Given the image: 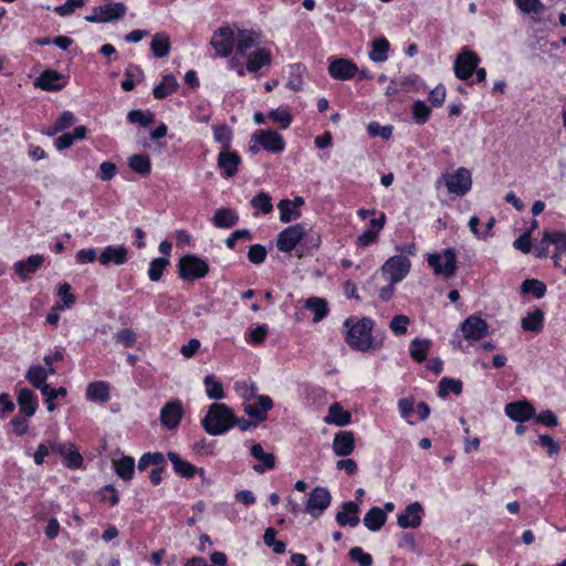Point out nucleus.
Here are the masks:
<instances>
[{"label":"nucleus","mask_w":566,"mask_h":566,"mask_svg":"<svg viewBox=\"0 0 566 566\" xmlns=\"http://www.w3.org/2000/svg\"><path fill=\"white\" fill-rule=\"evenodd\" d=\"M235 422L231 409L224 403H212L202 419L205 430L211 436L228 431Z\"/></svg>","instance_id":"1"},{"label":"nucleus","mask_w":566,"mask_h":566,"mask_svg":"<svg viewBox=\"0 0 566 566\" xmlns=\"http://www.w3.org/2000/svg\"><path fill=\"white\" fill-rule=\"evenodd\" d=\"M346 326H348L346 342L352 348L365 352L371 347V329L374 322L370 318H361L353 325H350V321L347 319Z\"/></svg>","instance_id":"2"},{"label":"nucleus","mask_w":566,"mask_h":566,"mask_svg":"<svg viewBox=\"0 0 566 566\" xmlns=\"http://www.w3.org/2000/svg\"><path fill=\"white\" fill-rule=\"evenodd\" d=\"M55 374V369L53 367H46L41 365H31L25 374V379L36 389L41 391L43 396H55L56 394H61V396H65L67 390L65 387H60L57 389L51 388L49 384H46V379L50 375Z\"/></svg>","instance_id":"3"},{"label":"nucleus","mask_w":566,"mask_h":566,"mask_svg":"<svg viewBox=\"0 0 566 566\" xmlns=\"http://www.w3.org/2000/svg\"><path fill=\"white\" fill-rule=\"evenodd\" d=\"M555 245V253L553 254L554 265L559 268L562 256L566 254V232H549L544 231L542 240L535 247V254L537 258H545L548 254V245Z\"/></svg>","instance_id":"4"},{"label":"nucleus","mask_w":566,"mask_h":566,"mask_svg":"<svg viewBox=\"0 0 566 566\" xmlns=\"http://www.w3.org/2000/svg\"><path fill=\"white\" fill-rule=\"evenodd\" d=\"M179 275L185 281H195L205 277L209 272L208 263L196 256L185 255L178 262Z\"/></svg>","instance_id":"5"},{"label":"nucleus","mask_w":566,"mask_h":566,"mask_svg":"<svg viewBox=\"0 0 566 566\" xmlns=\"http://www.w3.org/2000/svg\"><path fill=\"white\" fill-rule=\"evenodd\" d=\"M126 6L123 2H109L105 6L94 8L90 15L85 17L88 22L108 23L120 20L126 14Z\"/></svg>","instance_id":"6"},{"label":"nucleus","mask_w":566,"mask_h":566,"mask_svg":"<svg viewBox=\"0 0 566 566\" xmlns=\"http://www.w3.org/2000/svg\"><path fill=\"white\" fill-rule=\"evenodd\" d=\"M428 263L437 275L447 279L453 276L457 270V258L450 249L439 254H430L428 256Z\"/></svg>","instance_id":"7"},{"label":"nucleus","mask_w":566,"mask_h":566,"mask_svg":"<svg viewBox=\"0 0 566 566\" xmlns=\"http://www.w3.org/2000/svg\"><path fill=\"white\" fill-rule=\"evenodd\" d=\"M447 189L450 193L464 196L472 187V177L467 168H458L451 174L444 176Z\"/></svg>","instance_id":"8"},{"label":"nucleus","mask_w":566,"mask_h":566,"mask_svg":"<svg viewBox=\"0 0 566 566\" xmlns=\"http://www.w3.org/2000/svg\"><path fill=\"white\" fill-rule=\"evenodd\" d=\"M410 265V261L406 256H391L381 266V273L387 276L392 284H396L407 276Z\"/></svg>","instance_id":"9"},{"label":"nucleus","mask_w":566,"mask_h":566,"mask_svg":"<svg viewBox=\"0 0 566 566\" xmlns=\"http://www.w3.org/2000/svg\"><path fill=\"white\" fill-rule=\"evenodd\" d=\"M251 142L260 144L262 149L279 154L285 149L283 137L273 129H262L251 136Z\"/></svg>","instance_id":"10"},{"label":"nucleus","mask_w":566,"mask_h":566,"mask_svg":"<svg viewBox=\"0 0 566 566\" xmlns=\"http://www.w3.org/2000/svg\"><path fill=\"white\" fill-rule=\"evenodd\" d=\"M210 43L219 56L227 57L234 48L235 34L230 27H221L213 33Z\"/></svg>","instance_id":"11"},{"label":"nucleus","mask_w":566,"mask_h":566,"mask_svg":"<svg viewBox=\"0 0 566 566\" xmlns=\"http://www.w3.org/2000/svg\"><path fill=\"white\" fill-rule=\"evenodd\" d=\"M306 235V224L298 223L283 230L277 237V248L291 252Z\"/></svg>","instance_id":"12"},{"label":"nucleus","mask_w":566,"mask_h":566,"mask_svg":"<svg viewBox=\"0 0 566 566\" xmlns=\"http://www.w3.org/2000/svg\"><path fill=\"white\" fill-rule=\"evenodd\" d=\"M480 57L472 51L464 50L458 54L454 61V74L459 80H468L476 70Z\"/></svg>","instance_id":"13"},{"label":"nucleus","mask_w":566,"mask_h":566,"mask_svg":"<svg viewBox=\"0 0 566 566\" xmlns=\"http://www.w3.org/2000/svg\"><path fill=\"white\" fill-rule=\"evenodd\" d=\"M463 337L469 342H478L489 334L488 323L478 315H471L461 324Z\"/></svg>","instance_id":"14"},{"label":"nucleus","mask_w":566,"mask_h":566,"mask_svg":"<svg viewBox=\"0 0 566 566\" xmlns=\"http://www.w3.org/2000/svg\"><path fill=\"white\" fill-rule=\"evenodd\" d=\"M331 499V493L325 488L317 486L311 492L305 510L313 517H317L328 507Z\"/></svg>","instance_id":"15"},{"label":"nucleus","mask_w":566,"mask_h":566,"mask_svg":"<svg viewBox=\"0 0 566 566\" xmlns=\"http://www.w3.org/2000/svg\"><path fill=\"white\" fill-rule=\"evenodd\" d=\"M422 505L418 502L409 504L405 511L398 515V525L402 528H416L422 521Z\"/></svg>","instance_id":"16"},{"label":"nucleus","mask_w":566,"mask_h":566,"mask_svg":"<svg viewBox=\"0 0 566 566\" xmlns=\"http://www.w3.org/2000/svg\"><path fill=\"white\" fill-rule=\"evenodd\" d=\"M505 413L514 421L523 422L534 417L535 409L526 400L510 402L505 406Z\"/></svg>","instance_id":"17"},{"label":"nucleus","mask_w":566,"mask_h":566,"mask_svg":"<svg viewBox=\"0 0 566 566\" xmlns=\"http://www.w3.org/2000/svg\"><path fill=\"white\" fill-rule=\"evenodd\" d=\"M272 63V53L268 49H256L247 55V71L258 74L262 67H268Z\"/></svg>","instance_id":"18"},{"label":"nucleus","mask_w":566,"mask_h":566,"mask_svg":"<svg viewBox=\"0 0 566 566\" xmlns=\"http://www.w3.org/2000/svg\"><path fill=\"white\" fill-rule=\"evenodd\" d=\"M261 43V33L253 30H239L235 34L237 55H243L248 50Z\"/></svg>","instance_id":"19"},{"label":"nucleus","mask_w":566,"mask_h":566,"mask_svg":"<svg viewBox=\"0 0 566 566\" xmlns=\"http://www.w3.org/2000/svg\"><path fill=\"white\" fill-rule=\"evenodd\" d=\"M256 401L244 403V412L255 418L259 421H263L266 418L268 411L273 407V401L269 396H258Z\"/></svg>","instance_id":"20"},{"label":"nucleus","mask_w":566,"mask_h":566,"mask_svg":"<svg viewBox=\"0 0 566 566\" xmlns=\"http://www.w3.org/2000/svg\"><path fill=\"white\" fill-rule=\"evenodd\" d=\"M240 163L239 155L230 149L221 150L217 159L219 169L222 170L223 176L227 178H231L237 174Z\"/></svg>","instance_id":"21"},{"label":"nucleus","mask_w":566,"mask_h":566,"mask_svg":"<svg viewBox=\"0 0 566 566\" xmlns=\"http://www.w3.org/2000/svg\"><path fill=\"white\" fill-rule=\"evenodd\" d=\"M355 449V437L352 431H339L333 439V451L337 457L349 455Z\"/></svg>","instance_id":"22"},{"label":"nucleus","mask_w":566,"mask_h":566,"mask_svg":"<svg viewBox=\"0 0 566 566\" xmlns=\"http://www.w3.org/2000/svg\"><path fill=\"white\" fill-rule=\"evenodd\" d=\"M328 72L336 80H348L355 76L357 66L349 60L336 59L331 62Z\"/></svg>","instance_id":"23"},{"label":"nucleus","mask_w":566,"mask_h":566,"mask_svg":"<svg viewBox=\"0 0 566 566\" xmlns=\"http://www.w3.org/2000/svg\"><path fill=\"white\" fill-rule=\"evenodd\" d=\"M17 401L19 406V415H23L25 417H33L38 409V399L33 391L28 388H22L19 390L17 396Z\"/></svg>","instance_id":"24"},{"label":"nucleus","mask_w":566,"mask_h":566,"mask_svg":"<svg viewBox=\"0 0 566 566\" xmlns=\"http://www.w3.org/2000/svg\"><path fill=\"white\" fill-rule=\"evenodd\" d=\"M182 417V408L179 401L167 403L160 412V420L164 427L175 429Z\"/></svg>","instance_id":"25"},{"label":"nucleus","mask_w":566,"mask_h":566,"mask_svg":"<svg viewBox=\"0 0 566 566\" xmlns=\"http://www.w3.org/2000/svg\"><path fill=\"white\" fill-rule=\"evenodd\" d=\"M168 458L174 467V470L184 478L190 479L195 474H199L201 479H205V470L197 469L190 462L182 460L178 454L174 452L168 453Z\"/></svg>","instance_id":"26"},{"label":"nucleus","mask_w":566,"mask_h":566,"mask_svg":"<svg viewBox=\"0 0 566 566\" xmlns=\"http://www.w3.org/2000/svg\"><path fill=\"white\" fill-rule=\"evenodd\" d=\"M251 455L259 461V464L253 465V470L258 473H263L265 470H270L275 464V457L273 453L265 452L260 443L252 444Z\"/></svg>","instance_id":"27"},{"label":"nucleus","mask_w":566,"mask_h":566,"mask_svg":"<svg viewBox=\"0 0 566 566\" xmlns=\"http://www.w3.org/2000/svg\"><path fill=\"white\" fill-rule=\"evenodd\" d=\"M62 78V74L54 70H46L38 76L33 85L43 91H60L63 85L60 84V80Z\"/></svg>","instance_id":"28"},{"label":"nucleus","mask_w":566,"mask_h":566,"mask_svg":"<svg viewBox=\"0 0 566 566\" xmlns=\"http://www.w3.org/2000/svg\"><path fill=\"white\" fill-rule=\"evenodd\" d=\"M98 261L102 265H107L109 263L122 265L127 261V249L123 245H108L99 254Z\"/></svg>","instance_id":"29"},{"label":"nucleus","mask_w":566,"mask_h":566,"mask_svg":"<svg viewBox=\"0 0 566 566\" xmlns=\"http://www.w3.org/2000/svg\"><path fill=\"white\" fill-rule=\"evenodd\" d=\"M44 263V258L39 254L29 256L25 261H19L14 264V271L23 280H28Z\"/></svg>","instance_id":"30"},{"label":"nucleus","mask_w":566,"mask_h":566,"mask_svg":"<svg viewBox=\"0 0 566 566\" xmlns=\"http://www.w3.org/2000/svg\"><path fill=\"white\" fill-rule=\"evenodd\" d=\"M352 421V415L349 411L344 410V408L338 403L334 402L328 408V413L324 418V422L328 424H335L338 427H344L349 424Z\"/></svg>","instance_id":"31"},{"label":"nucleus","mask_w":566,"mask_h":566,"mask_svg":"<svg viewBox=\"0 0 566 566\" xmlns=\"http://www.w3.org/2000/svg\"><path fill=\"white\" fill-rule=\"evenodd\" d=\"M86 398L91 401L105 403L109 400V386L105 381H94L86 387Z\"/></svg>","instance_id":"32"},{"label":"nucleus","mask_w":566,"mask_h":566,"mask_svg":"<svg viewBox=\"0 0 566 566\" xmlns=\"http://www.w3.org/2000/svg\"><path fill=\"white\" fill-rule=\"evenodd\" d=\"M52 450L57 451L63 458L67 467L70 468H80L83 458L82 455L74 450L73 444L64 443V444H55L51 446Z\"/></svg>","instance_id":"33"},{"label":"nucleus","mask_w":566,"mask_h":566,"mask_svg":"<svg viewBox=\"0 0 566 566\" xmlns=\"http://www.w3.org/2000/svg\"><path fill=\"white\" fill-rule=\"evenodd\" d=\"M359 506L357 503L347 502L343 505V510L337 513L336 521L339 525L345 526H356L359 523V517L357 515Z\"/></svg>","instance_id":"34"},{"label":"nucleus","mask_w":566,"mask_h":566,"mask_svg":"<svg viewBox=\"0 0 566 566\" xmlns=\"http://www.w3.org/2000/svg\"><path fill=\"white\" fill-rule=\"evenodd\" d=\"M150 50L155 57L167 56L170 52V38L164 32L153 35L150 41Z\"/></svg>","instance_id":"35"},{"label":"nucleus","mask_w":566,"mask_h":566,"mask_svg":"<svg viewBox=\"0 0 566 566\" xmlns=\"http://www.w3.org/2000/svg\"><path fill=\"white\" fill-rule=\"evenodd\" d=\"M305 308L313 312V322H321L328 314V305L326 300L322 297L312 296L305 300Z\"/></svg>","instance_id":"36"},{"label":"nucleus","mask_w":566,"mask_h":566,"mask_svg":"<svg viewBox=\"0 0 566 566\" xmlns=\"http://www.w3.org/2000/svg\"><path fill=\"white\" fill-rule=\"evenodd\" d=\"M115 472L123 480L129 481L134 475L135 461L133 458L123 455L112 460Z\"/></svg>","instance_id":"37"},{"label":"nucleus","mask_w":566,"mask_h":566,"mask_svg":"<svg viewBox=\"0 0 566 566\" xmlns=\"http://www.w3.org/2000/svg\"><path fill=\"white\" fill-rule=\"evenodd\" d=\"M545 314L542 310L536 308L522 318V328L526 332L539 333L543 329Z\"/></svg>","instance_id":"38"},{"label":"nucleus","mask_w":566,"mask_h":566,"mask_svg":"<svg viewBox=\"0 0 566 566\" xmlns=\"http://www.w3.org/2000/svg\"><path fill=\"white\" fill-rule=\"evenodd\" d=\"M387 515L380 507L370 509L364 516V525L373 532L379 531L385 524Z\"/></svg>","instance_id":"39"},{"label":"nucleus","mask_w":566,"mask_h":566,"mask_svg":"<svg viewBox=\"0 0 566 566\" xmlns=\"http://www.w3.org/2000/svg\"><path fill=\"white\" fill-rule=\"evenodd\" d=\"M239 220L238 214L228 208L218 209L212 218V223L217 228H231Z\"/></svg>","instance_id":"40"},{"label":"nucleus","mask_w":566,"mask_h":566,"mask_svg":"<svg viewBox=\"0 0 566 566\" xmlns=\"http://www.w3.org/2000/svg\"><path fill=\"white\" fill-rule=\"evenodd\" d=\"M389 46V42L385 38L375 39L368 54L369 59L376 63L385 62L388 59Z\"/></svg>","instance_id":"41"},{"label":"nucleus","mask_w":566,"mask_h":566,"mask_svg":"<svg viewBox=\"0 0 566 566\" xmlns=\"http://www.w3.org/2000/svg\"><path fill=\"white\" fill-rule=\"evenodd\" d=\"M178 82L172 75H165L161 82L154 88V96L157 99L165 98L176 92Z\"/></svg>","instance_id":"42"},{"label":"nucleus","mask_w":566,"mask_h":566,"mask_svg":"<svg viewBox=\"0 0 566 566\" xmlns=\"http://www.w3.org/2000/svg\"><path fill=\"white\" fill-rule=\"evenodd\" d=\"M75 123V116L71 112H63L55 123L51 126H49L45 130V134L49 136H53L60 132L65 130L66 128L71 127Z\"/></svg>","instance_id":"43"},{"label":"nucleus","mask_w":566,"mask_h":566,"mask_svg":"<svg viewBox=\"0 0 566 566\" xmlns=\"http://www.w3.org/2000/svg\"><path fill=\"white\" fill-rule=\"evenodd\" d=\"M128 166L135 172L147 176L151 168L150 158L147 155H133L128 158Z\"/></svg>","instance_id":"44"},{"label":"nucleus","mask_w":566,"mask_h":566,"mask_svg":"<svg viewBox=\"0 0 566 566\" xmlns=\"http://www.w3.org/2000/svg\"><path fill=\"white\" fill-rule=\"evenodd\" d=\"M233 133L230 127L226 125H217L213 127V139L220 144L221 150L230 149Z\"/></svg>","instance_id":"45"},{"label":"nucleus","mask_w":566,"mask_h":566,"mask_svg":"<svg viewBox=\"0 0 566 566\" xmlns=\"http://www.w3.org/2000/svg\"><path fill=\"white\" fill-rule=\"evenodd\" d=\"M430 345L429 339H413L410 345V356L419 363L424 360Z\"/></svg>","instance_id":"46"},{"label":"nucleus","mask_w":566,"mask_h":566,"mask_svg":"<svg viewBox=\"0 0 566 566\" xmlns=\"http://www.w3.org/2000/svg\"><path fill=\"white\" fill-rule=\"evenodd\" d=\"M277 208L280 210V220L284 223L291 222L301 217V211H296L289 199L281 200L277 203Z\"/></svg>","instance_id":"47"},{"label":"nucleus","mask_w":566,"mask_h":566,"mask_svg":"<svg viewBox=\"0 0 566 566\" xmlns=\"http://www.w3.org/2000/svg\"><path fill=\"white\" fill-rule=\"evenodd\" d=\"M203 384L206 387V392L211 399H221L223 398V387L221 382H219L214 376L208 375L203 379Z\"/></svg>","instance_id":"48"},{"label":"nucleus","mask_w":566,"mask_h":566,"mask_svg":"<svg viewBox=\"0 0 566 566\" xmlns=\"http://www.w3.org/2000/svg\"><path fill=\"white\" fill-rule=\"evenodd\" d=\"M269 118L277 123L283 129L287 128L292 123V114L286 107L272 109L269 113Z\"/></svg>","instance_id":"49"},{"label":"nucleus","mask_w":566,"mask_h":566,"mask_svg":"<svg viewBox=\"0 0 566 566\" xmlns=\"http://www.w3.org/2000/svg\"><path fill=\"white\" fill-rule=\"evenodd\" d=\"M57 295L61 297L62 303L55 305V310L70 308L75 303V297L71 293V285L67 283H63L60 285L57 290Z\"/></svg>","instance_id":"50"},{"label":"nucleus","mask_w":566,"mask_h":566,"mask_svg":"<svg viewBox=\"0 0 566 566\" xmlns=\"http://www.w3.org/2000/svg\"><path fill=\"white\" fill-rule=\"evenodd\" d=\"M412 117L418 124H424L431 114L430 107L422 101H416L411 107Z\"/></svg>","instance_id":"51"},{"label":"nucleus","mask_w":566,"mask_h":566,"mask_svg":"<svg viewBox=\"0 0 566 566\" xmlns=\"http://www.w3.org/2000/svg\"><path fill=\"white\" fill-rule=\"evenodd\" d=\"M521 289L523 293H532L537 298L543 297L546 292V285L542 281L535 279L525 280L522 283Z\"/></svg>","instance_id":"52"},{"label":"nucleus","mask_w":566,"mask_h":566,"mask_svg":"<svg viewBox=\"0 0 566 566\" xmlns=\"http://www.w3.org/2000/svg\"><path fill=\"white\" fill-rule=\"evenodd\" d=\"M28 418L29 417H25L23 415H17L11 419L10 427L14 436L23 437L29 432L30 423Z\"/></svg>","instance_id":"53"},{"label":"nucleus","mask_w":566,"mask_h":566,"mask_svg":"<svg viewBox=\"0 0 566 566\" xmlns=\"http://www.w3.org/2000/svg\"><path fill=\"white\" fill-rule=\"evenodd\" d=\"M164 462H165V458H164L163 453H160V452L146 453L140 458V460L138 462V469L140 471H144L149 465H156L157 468H163Z\"/></svg>","instance_id":"54"},{"label":"nucleus","mask_w":566,"mask_h":566,"mask_svg":"<svg viewBox=\"0 0 566 566\" xmlns=\"http://www.w3.org/2000/svg\"><path fill=\"white\" fill-rule=\"evenodd\" d=\"M410 319L407 315H396L389 323V328L395 335H405L408 329Z\"/></svg>","instance_id":"55"},{"label":"nucleus","mask_w":566,"mask_h":566,"mask_svg":"<svg viewBox=\"0 0 566 566\" xmlns=\"http://www.w3.org/2000/svg\"><path fill=\"white\" fill-rule=\"evenodd\" d=\"M169 264L168 259L165 258H158L150 262L149 270H148V276L151 281H158L166 266Z\"/></svg>","instance_id":"56"},{"label":"nucleus","mask_w":566,"mask_h":566,"mask_svg":"<svg viewBox=\"0 0 566 566\" xmlns=\"http://www.w3.org/2000/svg\"><path fill=\"white\" fill-rule=\"evenodd\" d=\"M462 389V382L455 379L443 378L440 381L439 396L444 397L449 392L459 395Z\"/></svg>","instance_id":"57"},{"label":"nucleus","mask_w":566,"mask_h":566,"mask_svg":"<svg viewBox=\"0 0 566 566\" xmlns=\"http://www.w3.org/2000/svg\"><path fill=\"white\" fill-rule=\"evenodd\" d=\"M276 532L274 528L269 527L264 532V543L273 548V552L276 554H282L285 551V544L282 541L275 539Z\"/></svg>","instance_id":"58"},{"label":"nucleus","mask_w":566,"mask_h":566,"mask_svg":"<svg viewBox=\"0 0 566 566\" xmlns=\"http://www.w3.org/2000/svg\"><path fill=\"white\" fill-rule=\"evenodd\" d=\"M367 132L371 137H380L387 140L392 134V127L389 125L381 126L378 123L373 122L367 125Z\"/></svg>","instance_id":"59"},{"label":"nucleus","mask_w":566,"mask_h":566,"mask_svg":"<svg viewBox=\"0 0 566 566\" xmlns=\"http://www.w3.org/2000/svg\"><path fill=\"white\" fill-rule=\"evenodd\" d=\"M251 205L253 206V208L261 210L264 213H270L273 209L271 197L265 192H260L259 195H256L252 199Z\"/></svg>","instance_id":"60"},{"label":"nucleus","mask_w":566,"mask_h":566,"mask_svg":"<svg viewBox=\"0 0 566 566\" xmlns=\"http://www.w3.org/2000/svg\"><path fill=\"white\" fill-rule=\"evenodd\" d=\"M349 557L360 566H370L373 564V557L368 553H365L360 547L352 548L349 551Z\"/></svg>","instance_id":"61"},{"label":"nucleus","mask_w":566,"mask_h":566,"mask_svg":"<svg viewBox=\"0 0 566 566\" xmlns=\"http://www.w3.org/2000/svg\"><path fill=\"white\" fill-rule=\"evenodd\" d=\"M516 4L525 13H539L543 10L541 0H516Z\"/></svg>","instance_id":"62"},{"label":"nucleus","mask_w":566,"mask_h":566,"mask_svg":"<svg viewBox=\"0 0 566 566\" xmlns=\"http://www.w3.org/2000/svg\"><path fill=\"white\" fill-rule=\"evenodd\" d=\"M266 250L263 245L254 244L250 248L248 252V258L250 262L254 264L262 263L265 260Z\"/></svg>","instance_id":"63"},{"label":"nucleus","mask_w":566,"mask_h":566,"mask_svg":"<svg viewBox=\"0 0 566 566\" xmlns=\"http://www.w3.org/2000/svg\"><path fill=\"white\" fill-rule=\"evenodd\" d=\"M235 391L240 395V397L244 399L245 403H249L256 397L254 387L248 385L247 382L237 384Z\"/></svg>","instance_id":"64"}]
</instances>
